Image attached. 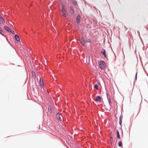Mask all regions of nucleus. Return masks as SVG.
Returning a JSON list of instances; mask_svg holds the SVG:
<instances>
[{
  "mask_svg": "<svg viewBox=\"0 0 148 148\" xmlns=\"http://www.w3.org/2000/svg\"><path fill=\"white\" fill-rule=\"evenodd\" d=\"M61 11L63 16L65 17H67V10L64 4L62 5Z\"/></svg>",
  "mask_w": 148,
  "mask_h": 148,
  "instance_id": "f257e3e1",
  "label": "nucleus"
},
{
  "mask_svg": "<svg viewBox=\"0 0 148 148\" xmlns=\"http://www.w3.org/2000/svg\"><path fill=\"white\" fill-rule=\"evenodd\" d=\"M99 67L101 69H103L104 68L105 62L103 61H100L98 62Z\"/></svg>",
  "mask_w": 148,
  "mask_h": 148,
  "instance_id": "f03ea898",
  "label": "nucleus"
},
{
  "mask_svg": "<svg viewBox=\"0 0 148 148\" xmlns=\"http://www.w3.org/2000/svg\"><path fill=\"white\" fill-rule=\"evenodd\" d=\"M61 115L60 114L58 113L56 115V116L58 119V120L59 121H61Z\"/></svg>",
  "mask_w": 148,
  "mask_h": 148,
  "instance_id": "7ed1b4c3",
  "label": "nucleus"
},
{
  "mask_svg": "<svg viewBox=\"0 0 148 148\" xmlns=\"http://www.w3.org/2000/svg\"><path fill=\"white\" fill-rule=\"evenodd\" d=\"M70 13L72 15H74V11L73 10V8L72 6H70Z\"/></svg>",
  "mask_w": 148,
  "mask_h": 148,
  "instance_id": "20e7f679",
  "label": "nucleus"
},
{
  "mask_svg": "<svg viewBox=\"0 0 148 148\" xmlns=\"http://www.w3.org/2000/svg\"><path fill=\"white\" fill-rule=\"evenodd\" d=\"M101 53L104 56L105 58H106V51L104 49H102L101 51Z\"/></svg>",
  "mask_w": 148,
  "mask_h": 148,
  "instance_id": "39448f33",
  "label": "nucleus"
},
{
  "mask_svg": "<svg viewBox=\"0 0 148 148\" xmlns=\"http://www.w3.org/2000/svg\"><path fill=\"white\" fill-rule=\"evenodd\" d=\"M101 98L100 96H97L96 97V99H95V101H101Z\"/></svg>",
  "mask_w": 148,
  "mask_h": 148,
  "instance_id": "423d86ee",
  "label": "nucleus"
},
{
  "mask_svg": "<svg viewBox=\"0 0 148 148\" xmlns=\"http://www.w3.org/2000/svg\"><path fill=\"white\" fill-rule=\"evenodd\" d=\"M80 17L78 15L76 18V20L77 23H79L80 22Z\"/></svg>",
  "mask_w": 148,
  "mask_h": 148,
  "instance_id": "0eeeda50",
  "label": "nucleus"
},
{
  "mask_svg": "<svg viewBox=\"0 0 148 148\" xmlns=\"http://www.w3.org/2000/svg\"><path fill=\"white\" fill-rule=\"evenodd\" d=\"M4 28L8 32H11L10 29L9 27L7 26H4Z\"/></svg>",
  "mask_w": 148,
  "mask_h": 148,
  "instance_id": "6e6552de",
  "label": "nucleus"
},
{
  "mask_svg": "<svg viewBox=\"0 0 148 148\" xmlns=\"http://www.w3.org/2000/svg\"><path fill=\"white\" fill-rule=\"evenodd\" d=\"M14 37L17 41H20V38L17 35H15L14 36Z\"/></svg>",
  "mask_w": 148,
  "mask_h": 148,
  "instance_id": "1a4fd4ad",
  "label": "nucleus"
},
{
  "mask_svg": "<svg viewBox=\"0 0 148 148\" xmlns=\"http://www.w3.org/2000/svg\"><path fill=\"white\" fill-rule=\"evenodd\" d=\"M40 86L41 87H43L44 86V83L42 81H41V79H40Z\"/></svg>",
  "mask_w": 148,
  "mask_h": 148,
  "instance_id": "9d476101",
  "label": "nucleus"
},
{
  "mask_svg": "<svg viewBox=\"0 0 148 148\" xmlns=\"http://www.w3.org/2000/svg\"><path fill=\"white\" fill-rule=\"evenodd\" d=\"M0 21L2 22V23H5V21L4 19L2 17H0Z\"/></svg>",
  "mask_w": 148,
  "mask_h": 148,
  "instance_id": "9b49d317",
  "label": "nucleus"
},
{
  "mask_svg": "<svg viewBox=\"0 0 148 148\" xmlns=\"http://www.w3.org/2000/svg\"><path fill=\"white\" fill-rule=\"evenodd\" d=\"M51 107L50 106H49L48 108V110L49 112L51 113Z\"/></svg>",
  "mask_w": 148,
  "mask_h": 148,
  "instance_id": "f8f14e48",
  "label": "nucleus"
},
{
  "mask_svg": "<svg viewBox=\"0 0 148 148\" xmlns=\"http://www.w3.org/2000/svg\"><path fill=\"white\" fill-rule=\"evenodd\" d=\"M81 42L82 45H85V41L84 40L82 39L81 41Z\"/></svg>",
  "mask_w": 148,
  "mask_h": 148,
  "instance_id": "ddd939ff",
  "label": "nucleus"
},
{
  "mask_svg": "<svg viewBox=\"0 0 148 148\" xmlns=\"http://www.w3.org/2000/svg\"><path fill=\"white\" fill-rule=\"evenodd\" d=\"M117 137L119 139L120 138V136L119 134V132L118 130L117 131Z\"/></svg>",
  "mask_w": 148,
  "mask_h": 148,
  "instance_id": "4468645a",
  "label": "nucleus"
},
{
  "mask_svg": "<svg viewBox=\"0 0 148 148\" xmlns=\"http://www.w3.org/2000/svg\"><path fill=\"white\" fill-rule=\"evenodd\" d=\"M94 88H95L96 90L98 89V86L97 85L95 84L94 86Z\"/></svg>",
  "mask_w": 148,
  "mask_h": 148,
  "instance_id": "2eb2a0df",
  "label": "nucleus"
},
{
  "mask_svg": "<svg viewBox=\"0 0 148 148\" xmlns=\"http://www.w3.org/2000/svg\"><path fill=\"white\" fill-rule=\"evenodd\" d=\"M123 119V116L122 115H121L120 116L119 121H122Z\"/></svg>",
  "mask_w": 148,
  "mask_h": 148,
  "instance_id": "dca6fc26",
  "label": "nucleus"
},
{
  "mask_svg": "<svg viewBox=\"0 0 148 148\" xmlns=\"http://www.w3.org/2000/svg\"><path fill=\"white\" fill-rule=\"evenodd\" d=\"M118 145L119 147H121L122 145V143L121 141H119L118 143Z\"/></svg>",
  "mask_w": 148,
  "mask_h": 148,
  "instance_id": "f3484780",
  "label": "nucleus"
},
{
  "mask_svg": "<svg viewBox=\"0 0 148 148\" xmlns=\"http://www.w3.org/2000/svg\"><path fill=\"white\" fill-rule=\"evenodd\" d=\"M72 3L73 4L75 5H77V3L76 2L74 1H73Z\"/></svg>",
  "mask_w": 148,
  "mask_h": 148,
  "instance_id": "a211bd4d",
  "label": "nucleus"
},
{
  "mask_svg": "<svg viewBox=\"0 0 148 148\" xmlns=\"http://www.w3.org/2000/svg\"><path fill=\"white\" fill-rule=\"evenodd\" d=\"M90 42L91 40L90 39H88L86 40V42Z\"/></svg>",
  "mask_w": 148,
  "mask_h": 148,
  "instance_id": "6ab92c4d",
  "label": "nucleus"
},
{
  "mask_svg": "<svg viewBox=\"0 0 148 148\" xmlns=\"http://www.w3.org/2000/svg\"><path fill=\"white\" fill-rule=\"evenodd\" d=\"M11 32V33L13 34H15L14 32L13 31H12Z\"/></svg>",
  "mask_w": 148,
  "mask_h": 148,
  "instance_id": "aec40b11",
  "label": "nucleus"
},
{
  "mask_svg": "<svg viewBox=\"0 0 148 148\" xmlns=\"http://www.w3.org/2000/svg\"><path fill=\"white\" fill-rule=\"evenodd\" d=\"M119 124L121 125L122 124V121H119Z\"/></svg>",
  "mask_w": 148,
  "mask_h": 148,
  "instance_id": "412c9836",
  "label": "nucleus"
},
{
  "mask_svg": "<svg viewBox=\"0 0 148 148\" xmlns=\"http://www.w3.org/2000/svg\"><path fill=\"white\" fill-rule=\"evenodd\" d=\"M0 31L1 32H2V29L1 27H0Z\"/></svg>",
  "mask_w": 148,
  "mask_h": 148,
  "instance_id": "4be33fe9",
  "label": "nucleus"
},
{
  "mask_svg": "<svg viewBox=\"0 0 148 148\" xmlns=\"http://www.w3.org/2000/svg\"><path fill=\"white\" fill-rule=\"evenodd\" d=\"M137 73H136V76H135V78H136H136H137Z\"/></svg>",
  "mask_w": 148,
  "mask_h": 148,
  "instance_id": "5701e85b",
  "label": "nucleus"
},
{
  "mask_svg": "<svg viewBox=\"0 0 148 148\" xmlns=\"http://www.w3.org/2000/svg\"><path fill=\"white\" fill-rule=\"evenodd\" d=\"M0 34H1V35H3V34H2V33H1L0 32Z\"/></svg>",
  "mask_w": 148,
  "mask_h": 148,
  "instance_id": "b1692460",
  "label": "nucleus"
},
{
  "mask_svg": "<svg viewBox=\"0 0 148 148\" xmlns=\"http://www.w3.org/2000/svg\"><path fill=\"white\" fill-rule=\"evenodd\" d=\"M1 25V23L0 22V25Z\"/></svg>",
  "mask_w": 148,
  "mask_h": 148,
  "instance_id": "393cba45",
  "label": "nucleus"
},
{
  "mask_svg": "<svg viewBox=\"0 0 148 148\" xmlns=\"http://www.w3.org/2000/svg\"><path fill=\"white\" fill-rule=\"evenodd\" d=\"M107 98H108V96H107Z\"/></svg>",
  "mask_w": 148,
  "mask_h": 148,
  "instance_id": "a878e982",
  "label": "nucleus"
},
{
  "mask_svg": "<svg viewBox=\"0 0 148 148\" xmlns=\"http://www.w3.org/2000/svg\"><path fill=\"white\" fill-rule=\"evenodd\" d=\"M0 17H1V16H0Z\"/></svg>",
  "mask_w": 148,
  "mask_h": 148,
  "instance_id": "bb28decb",
  "label": "nucleus"
}]
</instances>
